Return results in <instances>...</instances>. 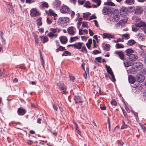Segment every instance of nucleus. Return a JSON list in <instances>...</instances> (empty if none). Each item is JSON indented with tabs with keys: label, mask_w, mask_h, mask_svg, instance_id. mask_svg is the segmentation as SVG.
<instances>
[{
	"label": "nucleus",
	"mask_w": 146,
	"mask_h": 146,
	"mask_svg": "<svg viewBox=\"0 0 146 146\" xmlns=\"http://www.w3.org/2000/svg\"><path fill=\"white\" fill-rule=\"evenodd\" d=\"M91 14V13L89 12L84 13H83V18L85 19V20H88V17Z\"/></svg>",
	"instance_id": "cd10ccee"
},
{
	"label": "nucleus",
	"mask_w": 146,
	"mask_h": 146,
	"mask_svg": "<svg viewBox=\"0 0 146 146\" xmlns=\"http://www.w3.org/2000/svg\"><path fill=\"white\" fill-rule=\"evenodd\" d=\"M61 42L63 44H66L67 42V38L65 36H61L60 38Z\"/></svg>",
	"instance_id": "6ab92c4d"
},
{
	"label": "nucleus",
	"mask_w": 146,
	"mask_h": 146,
	"mask_svg": "<svg viewBox=\"0 0 146 146\" xmlns=\"http://www.w3.org/2000/svg\"><path fill=\"white\" fill-rule=\"evenodd\" d=\"M125 66L126 67H129L131 65V64L128 61L125 62L124 63Z\"/></svg>",
	"instance_id": "de8ad7c7"
},
{
	"label": "nucleus",
	"mask_w": 146,
	"mask_h": 146,
	"mask_svg": "<svg viewBox=\"0 0 146 146\" xmlns=\"http://www.w3.org/2000/svg\"><path fill=\"white\" fill-rule=\"evenodd\" d=\"M88 25L87 24V22L84 21L82 23V27H83L88 28Z\"/></svg>",
	"instance_id": "ea45409f"
},
{
	"label": "nucleus",
	"mask_w": 146,
	"mask_h": 146,
	"mask_svg": "<svg viewBox=\"0 0 146 146\" xmlns=\"http://www.w3.org/2000/svg\"><path fill=\"white\" fill-rule=\"evenodd\" d=\"M128 9L127 8L122 7L120 9V14L122 17L125 16L127 14L128 12Z\"/></svg>",
	"instance_id": "39448f33"
},
{
	"label": "nucleus",
	"mask_w": 146,
	"mask_h": 146,
	"mask_svg": "<svg viewBox=\"0 0 146 146\" xmlns=\"http://www.w3.org/2000/svg\"><path fill=\"white\" fill-rule=\"evenodd\" d=\"M47 35L48 36L51 38H56L58 35L56 34L50 32Z\"/></svg>",
	"instance_id": "4be33fe9"
},
{
	"label": "nucleus",
	"mask_w": 146,
	"mask_h": 146,
	"mask_svg": "<svg viewBox=\"0 0 146 146\" xmlns=\"http://www.w3.org/2000/svg\"><path fill=\"white\" fill-rule=\"evenodd\" d=\"M74 99L75 100L76 103L78 102H82V98L79 96H75L74 98Z\"/></svg>",
	"instance_id": "5701e85b"
},
{
	"label": "nucleus",
	"mask_w": 146,
	"mask_h": 146,
	"mask_svg": "<svg viewBox=\"0 0 146 146\" xmlns=\"http://www.w3.org/2000/svg\"><path fill=\"white\" fill-rule=\"evenodd\" d=\"M129 56V60L132 62L135 61L138 58L137 56L135 54H131Z\"/></svg>",
	"instance_id": "9d476101"
},
{
	"label": "nucleus",
	"mask_w": 146,
	"mask_h": 146,
	"mask_svg": "<svg viewBox=\"0 0 146 146\" xmlns=\"http://www.w3.org/2000/svg\"><path fill=\"white\" fill-rule=\"evenodd\" d=\"M82 23V20H79L78 21V22L77 23V27L78 28H79L81 24Z\"/></svg>",
	"instance_id": "6e6d98bb"
},
{
	"label": "nucleus",
	"mask_w": 146,
	"mask_h": 146,
	"mask_svg": "<svg viewBox=\"0 0 146 146\" xmlns=\"http://www.w3.org/2000/svg\"><path fill=\"white\" fill-rule=\"evenodd\" d=\"M93 52L94 54H97L101 53V52L98 50H94Z\"/></svg>",
	"instance_id": "bf43d9fd"
},
{
	"label": "nucleus",
	"mask_w": 146,
	"mask_h": 146,
	"mask_svg": "<svg viewBox=\"0 0 146 146\" xmlns=\"http://www.w3.org/2000/svg\"><path fill=\"white\" fill-rule=\"evenodd\" d=\"M121 22V23L122 24L125 23H127V20L126 19H122L119 21Z\"/></svg>",
	"instance_id": "13d9d810"
},
{
	"label": "nucleus",
	"mask_w": 146,
	"mask_h": 146,
	"mask_svg": "<svg viewBox=\"0 0 146 146\" xmlns=\"http://www.w3.org/2000/svg\"><path fill=\"white\" fill-rule=\"evenodd\" d=\"M125 3L129 5H132L134 4V0H126Z\"/></svg>",
	"instance_id": "c85d7f7f"
},
{
	"label": "nucleus",
	"mask_w": 146,
	"mask_h": 146,
	"mask_svg": "<svg viewBox=\"0 0 146 146\" xmlns=\"http://www.w3.org/2000/svg\"><path fill=\"white\" fill-rule=\"evenodd\" d=\"M136 78L137 81L139 82H143L144 81L145 77L142 74H138L136 76Z\"/></svg>",
	"instance_id": "1a4fd4ad"
},
{
	"label": "nucleus",
	"mask_w": 146,
	"mask_h": 146,
	"mask_svg": "<svg viewBox=\"0 0 146 146\" xmlns=\"http://www.w3.org/2000/svg\"><path fill=\"white\" fill-rule=\"evenodd\" d=\"M135 13L139 15L143 12V9L140 6H137L135 9Z\"/></svg>",
	"instance_id": "9b49d317"
},
{
	"label": "nucleus",
	"mask_w": 146,
	"mask_h": 146,
	"mask_svg": "<svg viewBox=\"0 0 146 146\" xmlns=\"http://www.w3.org/2000/svg\"><path fill=\"white\" fill-rule=\"evenodd\" d=\"M69 21V18L68 17H62L59 18L58 23L60 26L64 27L67 25Z\"/></svg>",
	"instance_id": "f257e3e1"
},
{
	"label": "nucleus",
	"mask_w": 146,
	"mask_h": 146,
	"mask_svg": "<svg viewBox=\"0 0 146 146\" xmlns=\"http://www.w3.org/2000/svg\"><path fill=\"white\" fill-rule=\"evenodd\" d=\"M112 17L113 19L115 21H118L120 19L119 12L117 9L114 10L112 14Z\"/></svg>",
	"instance_id": "f03ea898"
},
{
	"label": "nucleus",
	"mask_w": 146,
	"mask_h": 146,
	"mask_svg": "<svg viewBox=\"0 0 146 146\" xmlns=\"http://www.w3.org/2000/svg\"><path fill=\"white\" fill-rule=\"evenodd\" d=\"M106 4L108 5L112 6H114L115 5V4L111 1H108L106 2Z\"/></svg>",
	"instance_id": "58836bf2"
},
{
	"label": "nucleus",
	"mask_w": 146,
	"mask_h": 146,
	"mask_svg": "<svg viewBox=\"0 0 146 146\" xmlns=\"http://www.w3.org/2000/svg\"><path fill=\"white\" fill-rule=\"evenodd\" d=\"M137 36L140 40H143L145 38V35L142 33H139L137 35Z\"/></svg>",
	"instance_id": "aec40b11"
},
{
	"label": "nucleus",
	"mask_w": 146,
	"mask_h": 146,
	"mask_svg": "<svg viewBox=\"0 0 146 146\" xmlns=\"http://www.w3.org/2000/svg\"><path fill=\"white\" fill-rule=\"evenodd\" d=\"M67 31L68 33L71 35H74L75 34L73 27L71 26L69 27L67 29Z\"/></svg>",
	"instance_id": "2eb2a0df"
},
{
	"label": "nucleus",
	"mask_w": 146,
	"mask_h": 146,
	"mask_svg": "<svg viewBox=\"0 0 146 146\" xmlns=\"http://www.w3.org/2000/svg\"><path fill=\"white\" fill-rule=\"evenodd\" d=\"M115 53L117 54L121 60H123L124 58V55L123 52L121 51H116Z\"/></svg>",
	"instance_id": "dca6fc26"
},
{
	"label": "nucleus",
	"mask_w": 146,
	"mask_h": 146,
	"mask_svg": "<svg viewBox=\"0 0 146 146\" xmlns=\"http://www.w3.org/2000/svg\"><path fill=\"white\" fill-rule=\"evenodd\" d=\"M70 9L69 8L65 5H63L60 9V12L63 13H68L70 11Z\"/></svg>",
	"instance_id": "0eeeda50"
},
{
	"label": "nucleus",
	"mask_w": 146,
	"mask_h": 146,
	"mask_svg": "<svg viewBox=\"0 0 146 146\" xmlns=\"http://www.w3.org/2000/svg\"><path fill=\"white\" fill-rule=\"evenodd\" d=\"M47 22L48 24H51L52 23V20L49 17L47 18Z\"/></svg>",
	"instance_id": "603ef678"
},
{
	"label": "nucleus",
	"mask_w": 146,
	"mask_h": 146,
	"mask_svg": "<svg viewBox=\"0 0 146 146\" xmlns=\"http://www.w3.org/2000/svg\"><path fill=\"white\" fill-rule=\"evenodd\" d=\"M136 42L134 40L131 39L127 42V44L129 46H131L134 44Z\"/></svg>",
	"instance_id": "7c9ffc66"
},
{
	"label": "nucleus",
	"mask_w": 146,
	"mask_h": 146,
	"mask_svg": "<svg viewBox=\"0 0 146 146\" xmlns=\"http://www.w3.org/2000/svg\"><path fill=\"white\" fill-rule=\"evenodd\" d=\"M82 52L85 54H87V53L88 51L86 47L85 46H82Z\"/></svg>",
	"instance_id": "e433bc0d"
},
{
	"label": "nucleus",
	"mask_w": 146,
	"mask_h": 146,
	"mask_svg": "<svg viewBox=\"0 0 146 146\" xmlns=\"http://www.w3.org/2000/svg\"><path fill=\"white\" fill-rule=\"evenodd\" d=\"M70 15L72 17H73L75 15V13L74 11H72L70 13Z\"/></svg>",
	"instance_id": "338daca9"
},
{
	"label": "nucleus",
	"mask_w": 146,
	"mask_h": 146,
	"mask_svg": "<svg viewBox=\"0 0 146 146\" xmlns=\"http://www.w3.org/2000/svg\"><path fill=\"white\" fill-rule=\"evenodd\" d=\"M39 38L41 39V41L43 43H45L48 40V38L46 36H40Z\"/></svg>",
	"instance_id": "412c9836"
},
{
	"label": "nucleus",
	"mask_w": 146,
	"mask_h": 146,
	"mask_svg": "<svg viewBox=\"0 0 146 146\" xmlns=\"http://www.w3.org/2000/svg\"><path fill=\"white\" fill-rule=\"evenodd\" d=\"M71 55V53L67 51H64L62 54V56H67Z\"/></svg>",
	"instance_id": "2f4dec72"
},
{
	"label": "nucleus",
	"mask_w": 146,
	"mask_h": 146,
	"mask_svg": "<svg viewBox=\"0 0 146 146\" xmlns=\"http://www.w3.org/2000/svg\"><path fill=\"white\" fill-rule=\"evenodd\" d=\"M135 21L137 26L139 27H145L146 25L144 21H141V19L138 18H136Z\"/></svg>",
	"instance_id": "423d86ee"
},
{
	"label": "nucleus",
	"mask_w": 146,
	"mask_h": 146,
	"mask_svg": "<svg viewBox=\"0 0 146 146\" xmlns=\"http://www.w3.org/2000/svg\"><path fill=\"white\" fill-rule=\"evenodd\" d=\"M69 77L70 80L71 81H72L73 82H74L75 79L74 77L72 75H70Z\"/></svg>",
	"instance_id": "e2e57ef3"
},
{
	"label": "nucleus",
	"mask_w": 146,
	"mask_h": 146,
	"mask_svg": "<svg viewBox=\"0 0 146 146\" xmlns=\"http://www.w3.org/2000/svg\"><path fill=\"white\" fill-rule=\"evenodd\" d=\"M41 58V64L43 67L44 68V61L43 58L42 56H40Z\"/></svg>",
	"instance_id": "4d7b16f0"
},
{
	"label": "nucleus",
	"mask_w": 146,
	"mask_h": 146,
	"mask_svg": "<svg viewBox=\"0 0 146 146\" xmlns=\"http://www.w3.org/2000/svg\"><path fill=\"white\" fill-rule=\"evenodd\" d=\"M89 33L90 36H92L94 35V33L90 29L89 30Z\"/></svg>",
	"instance_id": "774afa93"
},
{
	"label": "nucleus",
	"mask_w": 146,
	"mask_h": 146,
	"mask_svg": "<svg viewBox=\"0 0 146 146\" xmlns=\"http://www.w3.org/2000/svg\"><path fill=\"white\" fill-rule=\"evenodd\" d=\"M127 125L125 124L124 121H122V125L121 126V129H124L127 128Z\"/></svg>",
	"instance_id": "79ce46f5"
},
{
	"label": "nucleus",
	"mask_w": 146,
	"mask_h": 146,
	"mask_svg": "<svg viewBox=\"0 0 146 146\" xmlns=\"http://www.w3.org/2000/svg\"><path fill=\"white\" fill-rule=\"evenodd\" d=\"M33 141L30 139H27V142L29 145H31L33 143Z\"/></svg>",
	"instance_id": "5fc2aeb1"
},
{
	"label": "nucleus",
	"mask_w": 146,
	"mask_h": 146,
	"mask_svg": "<svg viewBox=\"0 0 146 146\" xmlns=\"http://www.w3.org/2000/svg\"><path fill=\"white\" fill-rule=\"evenodd\" d=\"M122 24L121 23V22L119 21L115 25V27L116 28H119Z\"/></svg>",
	"instance_id": "3c124183"
},
{
	"label": "nucleus",
	"mask_w": 146,
	"mask_h": 146,
	"mask_svg": "<svg viewBox=\"0 0 146 146\" xmlns=\"http://www.w3.org/2000/svg\"><path fill=\"white\" fill-rule=\"evenodd\" d=\"M96 16L94 15H92L90 16L89 18L88 19V20L90 21L92 19H96Z\"/></svg>",
	"instance_id": "09e8293b"
},
{
	"label": "nucleus",
	"mask_w": 146,
	"mask_h": 146,
	"mask_svg": "<svg viewBox=\"0 0 146 146\" xmlns=\"http://www.w3.org/2000/svg\"><path fill=\"white\" fill-rule=\"evenodd\" d=\"M106 67L107 72L110 75L112 74L113 72L110 67L109 66L106 65Z\"/></svg>",
	"instance_id": "a878e982"
},
{
	"label": "nucleus",
	"mask_w": 146,
	"mask_h": 146,
	"mask_svg": "<svg viewBox=\"0 0 146 146\" xmlns=\"http://www.w3.org/2000/svg\"><path fill=\"white\" fill-rule=\"evenodd\" d=\"M57 88L64 94H66L67 93L66 88L63 83L59 82L57 84Z\"/></svg>",
	"instance_id": "7ed1b4c3"
},
{
	"label": "nucleus",
	"mask_w": 146,
	"mask_h": 146,
	"mask_svg": "<svg viewBox=\"0 0 146 146\" xmlns=\"http://www.w3.org/2000/svg\"><path fill=\"white\" fill-rule=\"evenodd\" d=\"M83 43L81 42H76L74 44V48L80 49L82 47Z\"/></svg>",
	"instance_id": "4468645a"
},
{
	"label": "nucleus",
	"mask_w": 146,
	"mask_h": 146,
	"mask_svg": "<svg viewBox=\"0 0 146 146\" xmlns=\"http://www.w3.org/2000/svg\"><path fill=\"white\" fill-rule=\"evenodd\" d=\"M116 48H123L124 47V46L123 45L121 44H117L115 45Z\"/></svg>",
	"instance_id": "c9c22d12"
},
{
	"label": "nucleus",
	"mask_w": 146,
	"mask_h": 146,
	"mask_svg": "<svg viewBox=\"0 0 146 146\" xmlns=\"http://www.w3.org/2000/svg\"><path fill=\"white\" fill-rule=\"evenodd\" d=\"M17 112L19 115H23L26 113L25 110L24 109L19 108L18 109Z\"/></svg>",
	"instance_id": "a211bd4d"
},
{
	"label": "nucleus",
	"mask_w": 146,
	"mask_h": 146,
	"mask_svg": "<svg viewBox=\"0 0 146 146\" xmlns=\"http://www.w3.org/2000/svg\"><path fill=\"white\" fill-rule=\"evenodd\" d=\"M30 15L31 17H35L40 15V13L36 8H33L30 11Z\"/></svg>",
	"instance_id": "20e7f679"
},
{
	"label": "nucleus",
	"mask_w": 146,
	"mask_h": 146,
	"mask_svg": "<svg viewBox=\"0 0 146 146\" xmlns=\"http://www.w3.org/2000/svg\"><path fill=\"white\" fill-rule=\"evenodd\" d=\"M74 124L76 125V131L77 133L79 134L80 135L81 133V132L79 130V127L78 126V125L77 123H76L74 122Z\"/></svg>",
	"instance_id": "473e14b6"
},
{
	"label": "nucleus",
	"mask_w": 146,
	"mask_h": 146,
	"mask_svg": "<svg viewBox=\"0 0 146 146\" xmlns=\"http://www.w3.org/2000/svg\"><path fill=\"white\" fill-rule=\"evenodd\" d=\"M35 1V0H25L26 3L28 4L34 3Z\"/></svg>",
	"instance_id": "49530a36"
},
{
	"label": "nucleus",
	"mask_w": 146,
	"mask_h": 146,
	"mask_svg": "<svg viewBox=\"0 0 146 146\" xmlns=\"http://www.w3.org/2000/svg\"><path fill=\"white\" fill-rule=\"evenodd\" d=\"M48 4L47 3L43 2L42 4L39 6V8L41 9H44L45 8H48Z\"/></svg>",
	"instance_id": "ddd939ff"
},
{
	"label": "nucleus",
	"mask_w": 146,
	"mask_h": 146,
	"mask_svg": "<svg viewBox=\"0 0 146 146\" xmlns=\"http://www.w3.org/2000/svg\"><path fill=\"white\" fill-rule=\"evenodd\" d=\"M35 41L36 43L37 44H39V42H38L39 41V39L38 38V37H35Z\"/></svg>",
	"instance_id": "680f3d73"
},
{
	"label": "nucleus",
	"mask_w": 146,
	"mask_h": 146,
	"mask_svg": "<svg viewBox=\"0 0 146 146\" xmlns=\"http://www.w3.org/2000/svg\"><path fill=\"white\" fill-rule=\"evenodd\" d=\"M111 104L114 106H116L117 105V103L114 100H112L111 102Z\"/></svg>",
	"instance_id": "8fccbe9b"
},
{
	"label": "nucleus",
	"mask_w": 146,
	"mask_h": 146,
	"mask_svg": "<svg viewBox=\"0 0 146 146\" xmlns=\"http://www.w3.org/2000/svg\"><path fill=\"white\" fill-rule=\"evenodd\" d=\"M97 5H92V6L93 8H97L98 7H99L100 6V5L101 3V1H99L98 3H97Z\"/></svg>",
	"instance_id": "a18cd8bd"
},
{
	"label": "nucleus",
	"mask_w": 146,
	"mask_h": 146,
	"mask_svg": "<svg viewBox=\"0 0 146 146\" xmlns=\"http://www.w3.org/2000/svg\"><path fill=\"white\" fill-rule=\"evenodd\" d=\"M129 82L131 84H133L135 81V78L131 75H129L128 78Z\"/></svg>",
	"instance_id": "f3484780"
},
{
	"label": "nucleus",
	"mask_w": 146,
	"mask_h": 146,
	"mask_svg": "<svg viewBox=\"0 0 146 146\" xmlns=\"http://www.w3.org/2000/svg\"><path fill=\"white\" fill-rule=\"evenodd\" d=\"M125 52L126 53V55L128 56H129L131 54H132V53L134 52V51L131 48H129L126 50Z\"/></svg>",
	"instance_id": "b1692460"
},
{
	"label": "nucleus",
	"mask_w": 146,
	"mask_h": 146,
	"mask_svg": "<svg viewBox=\"0 0 146 146\" xmlns=\"http://www.w3.org/2000/svg\"><path fill=\"white\" fill-rule=\"evenodd\" d=\"M42 18L41 17H39L37 20V25L38 26H41L42 23L41 22Z\"/></svg>",
	"instance_id": "72a5a7b5"
},
{
	"label": "nucleus",
	"mask_w": 146,
	"mask_h": 146,
	"mask_svg": "<svg viewBox=\"0 0 146 146\" xmlns=\"http://www.w3.org/2000/svg\"><path fill=\"white\" fill-rule=\"evenodd\" d=\"M59 48H60V51H63L66 50V49L64 47L62 46H60Z\"/></svg>",
	"instance_id": "0e129e2a"
},
{
	"label": "nucleus",
	"mask_w": 146,
	"mask_h": 146,
	"mask_svg": "<svg viewBox=\"0 0 146 146\" xmlns=\"http://www.w3.org/2000/svg\"><path fill=\"white\" fill-rule=\"evenodd\" d=\"M110 45L108 44H106L104 48V50L106 51H109L110 50Z\"/></svg>",
	"instance_id": "4c0bfd02"
},
{
	"label": "nucleus",
	"mask_w": 146,
	"mask_h": 146,
	"mask_svg": "<svg viewBox=\"0 0 146 146\" xmlns=\"http://www.w3.org/2000/svg\"><path fill=\"white\" fill-rule=\"evenodd\" d=\"M139 27H138L136 24V25H133L132 26V29L133 31L135 32H136L138 30Z\"/></svg>",
	"instance_id": "c756f323"
},
{
	"label": "nucleus",
	"mask_w": 146,
	"mask_h": 146,
	"mask_svg": "<svg viewBox=\"0 0 146 146\" xmlns=\"http://www.w3.org/2000/svg\"><path fill=\"white\" fill-rule=\"evenodd\" d=\"M103 38H114L115 37L113 35L111 34L104 33L103 34Z\"/></svg>",
	"instance_id": "f8f14e48"
},
{
	"label": "nucleus",
	"mask_w": 146,
	"mask_h": 146,
	"mask_svg": "<svg viewBox=\"0 0 146 146\" xmlns=\"http://www.w3.org/2000/svg\"><path fill=\"white\" fill-rule=\"evenodd\" d=\"M48 15L50 16L53 17H56L57 16V15L52 9L49 10Z\"/></svg>",
	"instance_id": "393cba45"
},
{
	"label": "nucleus",
	"mask_w": 146,
	"mask_h": 146,
	"mask_svg": "<svg viewBox=\"0 0 146 146\" xmlns=\"http://www.w3.org/2000/svg\"><path fill=\"white\" fill-rule=\"evenodd\" d=\"M90 5V2L89 1H87L86 3L84 5L86 7L90 8L91 7Z\"/></svg>",
	"instance_id": "37998d69"
},
{
	"label": "nucleus",
	"mask_w": 146,
	"mask_h": 146,
	"mask_svg": "<svg viewBox=\"0 0 146 146\" xmlns=\"http://www.w3.org/2000/svg\"><path fill=\"white\" fill-rule=\"evenodd\" d=\"M109 11V9L108 8L106 7H104L102 10V12L104 15L107 14Z\"/></svg>",
	"instance_id": "bb28decb"
},
{
	"label": "nucleus",
	"mask_w": 146,
	"mask_h": 146,
	"mask_svg": "<svg viewBox=\"0 0 146 146\" xmlns=\"http://www.w3.org/2000/svg\"><path fill=\"white\" fill-rule=\"evenodd\" d=\"M9 12L11 14H13V7L9 5Z\"/></svg>",
	"instance_id": "c03bdc74"
},
{
	"label": "nucleus",
	"mask_w": 146,
	"mask_h": 146,
	"mask_svg": "<svg viewBox=\"0 0 146 146\" xmlns=\"http://www.w3.org/2000/svg\"><path fill=\"white\" fill-rule=\"evenodd\" d=\"M78 39V38L77 36H75V37H71L70 38V42H73L74 41Z\"/></svg>",
	"instance_id": "f704fd0d"
},
{
	"label": "nucleus",
	"mask_w": 146,
	"mask_h": 146,
	"mask_svg": "<svg viewBox=\"0 0 146 146\" xmlns=\"http://www.w3.org/2000/svg\"><path fill=\"white\" fill-rule=\"evenodd\" d=\"M102 58V57H96L95 58V60L96 61H98L99 62H101V60Z\"/></svg>",
	"instance_id": "052dcab7"
},
{
	"label": "nucleus",
	"mask_w": 146,
	"mask_h": 146,
	"mask_svg": "<svg viewBox=\"0 0 146 146\" xmlns=\"http://www.w3.org/2000/svg\"><path fill=\"white\" fill-rule=\"evenodd\" d=\"M61 5L60 1L58 0H56L53 2V6L54 8L58 9L60 8Z\"/></svg>",
	"instance_id": "6e6552de"
},
{
	"label": "nucleus",
	"mask_w": 146,
	"mask_h": 146,
	"mask_svg": "<svg viewBox=\"0 0 146 146\" xmlns=\"http://www.w3.org/2000/svg\"><path fill=\"white\" fill-rule=\"evenodd\" d=\"M122 36L124 37L127 39L130 38L129 35V34L123 35H122Z\"/></svg>",
	"instance_id": "864d4df0"
},
{
	"label": "nucleus",
	"mask_w": 146,
	"mask_h": 146,
	"mask_svg": "<svg viewBox=\"0 0 146 146\" xmlns=\"http://www.w3.org/2000/svg\"><path fill=\"white\" fill-rule=\"evenodd\" d=\"M85 2V0H82V1H78V2L80 5H82Z\"/></svg>",
	"instance_id": "69168bd1"
},
{
	"label": "nucleus",
	"mask_w": 146,
	"mask_h": 146,
	"mask_svg": "<svg viewBox=\"0 0 146 146\" xmlns=\"http://www.w3.org/2000/svg\"><path fill=\"white\" fill-rule=\"evenodd\" d=\"M50 32L55 34L57 32V28H50Z\"/></svg>",
	"instance_id": "a19ab883"
}]
</instances>
